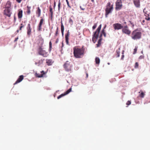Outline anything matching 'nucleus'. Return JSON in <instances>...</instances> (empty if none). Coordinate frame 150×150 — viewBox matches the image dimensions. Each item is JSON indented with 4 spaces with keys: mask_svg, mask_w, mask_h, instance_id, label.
Wrapping results in <instances>:
<instances>
[{
    "mask_svg": "<svg viewBox=\"0 0 150 150\" xmlns=\"http://www.w3.org/2000/svg\"><path fill=\"white\" fill-rule=\"evenodd\" d=\"M124 57V55H122V57L121 59H122Z\"/></svg>",
    "mask_w": 150,
    "mask_h": 150,
    "instance_id": "nucleus-46",
    "label": "nucleus"
},
{
    "mask_svg": "<svg viewBox=\"0 0 150 150\" xmlns=\"http://www.w3.org/2000/svg\"><path fill=\"white\" fill-rule=\"evenodd\" d=\"M97 26V25L96 24H95L93 27V29H94Z\"/></svg>",
    "mask_w": 150,
    "mask_h": 150,
    "instance_id": "nucleus-34",
    "label": "nucleus"
},
{
    "mask_svg": "<svg viewBox=\"0 0 150 150\" xmlns=\"http://www.w3.org/2000/svg\"><path fill=\"white\" fill-rule=\"evenodd\" d=\"M122 6V2L121 0H117L116 2V9L119 10L120 9Z\"/></svg>",
    "mask_w": 150,
    "mask_h": 150,
    "instance_id": "nucleus-6",
    "label": "nucleus"
},
{
    "mask_svg": "<svg viewBox=\"0 0 150 150\" xmlns=\"http://www.w3.org/2000/svg\"><path fill=\"white\" fill-rule=\"evenodd\" d=\"M69 33L68 32L67 34H66L65 35V39L66 43L67 44H68V39H69Z\"/></svg>",
    "mask_w": 150,
    "mask_h": 150,
    "instance_id": "nucleus-19",
    "label": "nucleus"
},
{
    "mask_svg": "<svg viewBox=\"0 0 150 150\" xmlns=\"http://www.w3.org/2000/svg\"><path fill=\"white\" fill-rule=\"evenodd\" d=\"M149 48H150V45H149Z\"/></svg>",
    "mask_w": 150,
    "mask_h": 150,
    "instance_id": "nucleus-53",
    "label": "nucleus"
},
{
    "mask_svg": "<svg viewBox=\"0 0 150 150\" xmlns=\"http://www.w3.org/2000/svg\"><path fill=\"white\" fill-rule=\"evenodd\" d=\"M36 13L38 15V17H39L41 15V9L39 7L37 8V10L36 11Z\"/></svg>",
    "mask_w": 150,
    "mask_h": 150,
    "instance_id": "nucleus-15",
    "label": "nucleus"
},
{
    "mask_svg": "<svg viewBox=\"0 0 150 150\" xmlns=\"http://www.w3.org/2000/svg\"><path fill=\"white\" fill-rule=\"evenodd\" d=\"M95 61L96 64H99L100 63V59L98 57H96L95 59Z\"/></svg>",
    "mask_w": 150,
    "mask_h": 150,
    "instance_id": "nucleus-24",
    "label": "nucleus"
},
{
    "mask_svg": "<svg viewBox=\"0 0 150 150\" xmlns=\"http://www.w3.org/2000/svg\"><path fill=\"white\" fill-rule=\"evenodd\" d=\"M53 62L51 59H47L46 60V63H47V64L48 65H51L52 64Z\"/></svg>",
    "mask_w": 150,
    "mask_h": 150,
    "instance_id": "nucleus-17",
    "label": "nucleus"
},
{
    "mask_svg": "<svg viewBox=\"0 0 150 150\" xmlns=\"http://www.w3.org/2000/svg\"><path fill=\"white\" fill-rule=\"evenodd\" d=\"M69 22L70 23H71L72 24L73 23V21L71 19H70L69 20Z\"/></svg>",
    "mask_w": 150,
    "mask_h": 150,
    "instance_id": "nucleus-36",
    "label": "nucleus"
},
{
    "mask_svg": "<svg viewBox=\"0 0 150 150\" xmlns=\"http://www.w3.org/2000/svg\"><path fill=\"white\" fill-rule=\"evenodd\" d=\"M139 93H140V94L139 95V96L141 98H144V94L143 92L142 91H140L139 92Z\"/></svg>",
    "mask_w": 150,
    "mask_h": 150,
    "instance_id": "nucleus-22",
    "label": "nucleus"
},
{
    "mask_svg": "<svg viewBox=\"0 0 150 150\" xmlns=\"http://www.w3.org/2000/svg\"><path fill=\"white\" fill-rule=\"evenodd\" d=\"M42 74L40 75H39L38 74H36V76L38 77H42L43 76V75L45 74L43 71H42L41 72Z\"/></svg>",
    "mask_w": 150,
    "mask_h": 150,
    "instance_id": "nucleus-18",
    "label": "nucleus"
},
{
    "mask_svg": "<svg viewBox=\"0 0 150 150\" xmlns=\"http://www.w3.org/2000/svg\"><path fill=\"white\" fill-rule=\"evenodd\" d=\"M64 26L63 24L62 23V22L61 23V30L62 35H63L64 34Z\"/></svg>",
    "mask_w": 150,
    "mask_h": 150,
    "instance_id": "nucleus-21",
    "label": "nucleus"
},
{
    "mask_svg": "<svg viewBox=\"0 0 150 150\" xmlns=\"http://www.w3.org/2000/svg\"><path fill=\"white\" fill-rule=\"evenodd\" d=\"M64 68L65 70L67 71H71V65L68 61H67L64 65Z\"/></svg>",
    "mask_w": 150,
    "mask_h": 150,
    "instance_id": "nucleus-5",
    "label": "nucleus"
},
{
    "mask_svg": "<svg viewBox=\"0 0 150 150\" xmlns=\"http://www.w3.org/2000/svg\"><path fill=\"white\" fill-rule=\"evenodd\" d=\"M58 28H57V30L56 32V34H58Z\"/></svg>",
    "mask_w": 150,
    "mask_h": 150,
    "instance_id": "nucleus-39",
    "label": "nucleus"
},
{
    "mask_svg": "<svg viewBox=\"0 0 150 150\" xmlns=\"http://www.w3.org/2000/svg\"><path fill=\"white\" fill-rule=\"evenodd\" d=\"M50 47L51 48L52 47V43L51 42H50Z\"/></svg>",
    "mask_w": 150,
    "mask_h": 150,
    "instance_id": "nucleus-37",
    "label": "nucleus"
},
{
    "mask_svg": "<svg viewBox=\"0 0 150 150\" xmlns=\"http://www.w3.org/2000/svg\"><path fill=\"white\" fill-rule=\"evenodd\" d=\"M66 0V1L67 3V6H68L70 8H71V6H70L69 4V3L68 2V0Z\"/></svg>",
    "mask_w": 150,
    "mask_h": 150,
    "instance_id": "nucleus-31",
    "label": "nucleus"
},
{
    "mask_svg": "<svg viewBox=\"0 0 150 150\" xmlns=\"http://www.w3.org/2000/svg\"><path fill=\"white\" fill-rule=\"evenodd\" d=\"M122 31L123 33L129 35L131 33V31L129 29L127 26H125L122 28Z\"/></svg>",
    "mask_w": 150,
    "mask_h": 150,
    "instance_id": "nucleus-7",
    "label": "nucleus"
},
{
    "mask_svg": "<svg viewBox=\"0 0 150 150\" xmlns=\"http://www.w3.org/2000/svg\"><path fill=\"white\" fill-rule=\"evenodd\" d=\"M43 21L44 20L43 18L40 20L38 28V30H40L42 29L41 26L43 23Z\"/></svg>",
    "mask_w": 150,
    "mask_h": 150,
    "instance_id": "nucleus-14",
    "label": "nucleus"
},
{
    "mask_svg": "<svg viewBox=\"0 0 150 150\" xmlns=\"http://www.w3.org/2000/svg\"><path fill=\"white\" fill-rule=\"evenodd\" d=\"M145 10V8H144V10H143V12H144V10Z\"/></svg>",
    "mask_w": 150,
    "mask_h": 150,
    "instance_id": "nucleus-50",
    "label": "nucleus"
},
{
    "mask_svg": "<svg viewBox=\"0 0 150 150\" xmlns=\"http://www.w3.org/2000/svg\"><path fill=\"white\" fill-rule=\"evenodd\" d=\"M39 53L44 57H47L48 55V54L45 50L41 48H40L39 51Z\"/></svg>",
    "mask_w": 150,
    "mask_h": 150,
    "instance_id": "nucleus-8",
    "label": "nucleus"
},
{
    "mask_svg": "<svg viewBox=\"0 0 150 150\" xmlns=\"http://www.w3.org/2000/svg\"><path fill=\"white\" fill-rule=\"evenodd\" d=\"M146 19L147 20H149L150 19V18L149 17H148V18H146Z\"/></svg>",
    "mask_w": 150,
    "mask_h": 150,
    "instance_id": "nucleus-43",
    "label": "nucleus"
},
{
    "mask_svg": "<svg viewBox=\"0 0 150 150\" xmlns=\"http://www.w3.org/2000/svg\"><path fill=\"white\" fill-rule=\"evenodd\" d=\"M137 47H135V48L134 49V52H133V54H134L136 53L137 50Z\"/></svg>",
    "mask_w": 150,
    "mask_h": 150,
    "instance_id": "nucleus-28",
    "label": "nucleus"
},
{
    "mask_svg": "<svg viewBox=\"0 0 150 150\" xmlns=\"http://www.w3.org/2000/svg\"><path fill=\"white\" fill-rule=\"evenodd\" d=\"M18 39V38H16L15 40H14L15 42Z\"/></svg>",
    "mask_w": 150,
    "mask_h": 150,
    "instance_id": "nucleus-44",
    "label": "nucleus"
},
{
    "mask_svg": "<svg viewBox=\"0 0 150 150\" xmlns=\"http://www.w3.org/2000/svg\"><path fill=\"white\" fill-rule=\"evenodd\" d=\"M106 25H105V26L104 27V29H105L106 28Z\"/></svg>",
    "mask_w": 150,
    "mask_h": 150,
    "instance_id": "nucleus-47",
    "label": "nucleus"
},
{
    "mask_svg": "<svg viewBox=\"0 0 150 150\" xmlns=\"http://www.w3.org/2000/svg\"><path fill=\"white\" fill-rule=\"evenodd\" d=\"M138 64L137 62H136L135 64V67L136 68L138 67Z\"/></svg>",
    "mask_w": 150,
    "mask_h": 150,
    "instance_id": "nucleus-33",
    "label": "nucleus"
},
{
    "mask_svg": "<svg viewBox=\"0 0 150 150\" xmlns=\"http://www.w3.org/2000/svg\"><path fill=\"white\" fill-rule=\"evenodd\" d=\"M56 3L55 2H54V8H55V6H56Z\"/></svg>",
    "mask_w": 150,
    "mask_h": 150,
    "instance_id": "nucleus-38",
    "label": "nucleus"
},
{
    "mask_svg": "<svg viewBox=\"0 0 150 150\" xmlns=\"http://www.w3.org/2000/svg\"><path fill=\"white\" fill-rule=\"evenodd\" d=\"M65 95L64 94H62L61 95H59V96H58V97H57V99H59L60 98H61L62 97V96H65Z\"/></svg>",
    "mask_w": 150,
    "mask_h": 150,
    "instance_id": "nucleus-29",
    "label": "nucleus"
},
{
    "mask_svg": "<svg viewBox=\"0 0 150 150\" xmlns=\"http://www.w3.org/2000/svg\"><path fill=\"white\" fill-rule=\"evenodd\" d=\"M80 8L82 10H84V8H82L81 6H80Z\"/></svg>",
    "mask_w": 150,
    "mask_h": 150,
    "instance_id": "nucleus-42",
    "label": "nucleus"
},
{
    "mask_svg": "<svg viewBox=\"0 0 150 150\" xmlns=\"http://www.w3.org/2000/svg\"><path fill=\"white\" fill-rule=\"evenodd\" d=\"M117 57H118L120 56V52H117Z\"/></svg>",
    "mask_w": 150,
    "mask_h": 150,
    "instance_id": "nucleus-35",
    "label": "nucleus"
},
{
    "mask_svg": "<svg viewBox=\"0 0 150 150\" xmlns=\"http://www.w3.org/2000/svg\"><path fill=\"white\" fill-rule=\"evenodd\" d=\"M17 0V1L19 3H20L21 1V0Z\"/></svg>",
    "mask_w": 150,
    "mask_h": 150,
    "instance_id": "nucleus-40",
    "label": "nucleus"
},
{
    "mask_svg": "<svg viewBox=\"0 0 150 150\" xmlns=\"http://www.w3.org/2000/svg\"><path fill=\"white\" fill-rule=\"evenodd\" d=\"M134 3L135 6L137 8H139L140 6V1L139 0L134 1Z\"/></svg>",
    "mask_w": 150,
    "mask_h": 150,
    "instance_id": "nucleus-11",
    "label": "nucleus"
},
{
    "mask_svg": "<svg viewBox=\"0 0 150 150\" xmlns=\"http://www.w3.org/2000/svg\"><path fill=\"white\" fill-rule=\"evenodd\" d=\"M142 33L141 32L137 31L135 30L133 31L131 34V38L134 40L140 39L141 37Z\"/></svg>",
    "mask_w": 150,
    "mask_h": 150,
    "instance_id": "nucleus-2",
    "label": "nucleus"
},
{
    "mask_svg": "<svg viewBox=\"0 0 150 150\" xmlns=\"http://www.w3.org/2000/svg\"><path fill=\"white\" fill-rule=\"evenodd\" d=\"M22 13L23 11L21 9H20L19 10L18 12V17L19 18H21L22 16Z\"/></svg>",
    "mask_w": 150,
    "mask_h": 150,
    "instance_id": "nucleus-16",
    "label": "nucleus"
},
{
    "mask_svg": "<svg viewBox=\"0 0 150 150\" xmlns=\"http://www.w3.org/2000/svg\"><path fill=\"white\" fill-rule=\"evenodd\" d=\"M131 104V102L130 101H128L126 103V105H129Z\"/></svg>",
    "mask_w": 150,
    "mask_h": 150,
    "instance_id": "nucleus-32",
    "label": "nucleus"
},
{
    "mask_svg": "<svg viewBox=\"0 0 150 150\" xmlns=\"http://www.w3.org/2000/svg\"><path fill=\"white\" fill-rule=\"evenodd\" d=\"M101 27V24H100L98 27L96 31L94 33V34L92 38V41L95 43L96 39L98 38L99 33L100 32Z\"/></svg>",
    "mask_w": 150,
    "mask_h": 150,
    "instance_id": "nucleus-4",
    "label": "nucleus"
},
{
    "mask_svg": "<svg viewBox=\"0 0 150 150\" xmlns=\"http://www.w3.org/2000/svg\"><path fill=\"white\" fill-rule=\"evenodd\" d=\"M17 32H18V30H17Z\"/></svg>",
    "mask_w": 150,
    "mask_h": 150,
    "instance_id": "nucleus-54",
    "label": "nucleus"
},
{
    "mask_svg": "<svg viewBox=\"0 0 150 150\" xmlns=\"http://www.w3.org/2000/svg\"><path fill=\"white\" fill-rule=\"evenodd\" d=\"M11 6V3L9 1H8L6 5V8H10Z\"/></svg>",
    "mask_w": 150,
    "mask_h": 150,
    "instance_id": "nucleus-20",
    "label": "nucleus"
},
{
    "mask_svg": "<svg viewBox=\"0 0 150 150\" xmlns=\"http://www.w3.org/2000/svg\"><path fill=\"white\" fill-rule=\"evenodd\" d=\"M108 65L110 64V63H108Z\"/></svg>",
    "mask_w": 150,
    "mask_h": 150,
    "instance_id": "nucleus-52",
    "label": "nucleus"
},
{
    "mask_svg": "<svg viewBox=\"0 0 150 150\" xmlns=\"http://www.w3.org/2000/svg\"><path fill=\"white\" fill-rule=\"evenodd\" d=\"M27 13H28V14H30V9L31 8V7L28 6L27 7Z\"/></svg>",
    "mask_w": 150,
    "mask_h": 150,
    "instance_id": "nucleus-23",
    "label": "nucleus"
},
{
    "mask_svg": "<svg viewBox=\"0 0 150 150\" xmlns=\"http://www.w3.org/2000/svg\"><path fill=\"white\" fill-rule=\"evenodd\" d=\"M71 88L68 89L66 92L65 95H67L71 91Z\"/></svg>",
    "mask_w": 150,
    "mask_h": 150,
    "instance_id": "nucleus-25",
    "label": "nucleus"
},
{
    "mask_svg": "<svg viewBox=\"0 0 150 150\" xmlns=\"http://www.w3.org/2000/svg\"><path fill=\"white\" fill-rule=\"evenodd\" d=\"M27 34L28 35H30L31 34V28L30 25V24H28V26L27 27Z\"/></svg>",
    "mask_w": 150,
    "mask_h": 150,
    "instance_id": "nucleus-12",
    "label": "nucleus"
},
{
    "mask_svg": "<svg viewBox=\"0 0 150 150\" xmlns=\"http://www.w3.org/2000/svg\"><path fill=\"white\" fill-rule=\"evenodd\" d=\"M113 9V5H111L110 2L108 3L105 10V17H107L108 15L110 13H111Z\"/></svg>",
    "mask_w": 150,
    "mask_h": 150,
    "instance_id": "nucleus-3",
    "label": "nucleus"
},
{
    "mask_svg": "<svg viewBox=\"0 0 150 150\" xmlns=\"http://www.w3.org/2000/svg\"><path fill=\"white\" fill-rule=\"evenodd\" d=\"M74 54L76 58H80L83 55V50L77 48L74 49Z\"/></svg>",
    "mask_w": 150,
    "mask_h": 150,
    "instance_id": "nucleus-1",
    "label": "nucleus"
},
{
    "mask_svg": "<svg viewBox=\"0 0 150 150\" xmlns=\"http://www.w3.org/2000/svg\"><path fill=\"white\" fill-rule=\"evenodd\" d=\"M53 9L52 8L50 7V12L51 13V16H52L53 14Z\"/></svg>",
    "mask_w": 150,
    "mask_h": 150,
    "instance_id": "nucleus-27",
    "label": "nucleus"
},
{
    "mask_svg": "<svg viewBox=\"0 0 150 150\" xmlns=\"http://www.w3.org/2000/svg\"><path fill=\"white\" fill-rule=\"evenodd\" d=\"M91 1H92V2H93V1H94V0H91Z\"/></svg>",
    "mask_w": 150,
    "mask_h": 150,
    "instance_id": "nucleus-51",
    "label": "nucleus"
},
{
    "mask_svg": "<svg viewBox=\"0 0 150 150\" xmlns=\"http://www.w3.org/2000/svg\"><path fill=\"white\" fill-rule=\"evenodd\" d=\"M143 57V56H140L139 57L140 59H142Z\"/></svg>",
    "mask_w": 150,
    "mask_h": 150,
    "instance_id": "nucleus-45",
    "label": "nucleus"
},
{
    "mask_svg": "<svg viewBox=\"0 0 150 150\" xmlns=\"http://www.w3.org/2000/svg\"><path fill=\"white\" fill-rule=\"evenodd\" d=\"M4 13L5 14L9 17H10L11 14V8H6L4 11Z\"/></svg>",
    "mask_w": 150,
    "mask_h": 150,
    "instance_id": "nucleus-10",
    "label": "nucleus"
},
{
    "mask_svg": "<svg viewBox=\"0 0 150 150\" xmlns=\"http://www.w3.org/2000/svg\"><path fill=\"white\" fill-rule=\"evenodd\" d=\"M21 25H22V26H21L20 27V30H21V28L23 27V26L22 25V24H21Z\"/></svg>",
    "mask_w": 150,
    "mask_h": 150,
    "instance_id": "nucleus-41",
    "label": "nucleus"
},
{
    "mask_svg": "<svg viewBox=\"0 0 150 150\" xmlns=\"http://www.w3.org/2000/svg\"><path fill=\"white\" fill-rule=\"evenodd\" d=\"M88 75L87 74H86V77H88Z\"/></svg>",
    "mask_w": 150,
    "mask_h": 150,
    "instance_id": "nucleus-48",
    "label": "nucleus"
},
{
    "mask_svg": "<svg viewBox=\"0 0 150 150\" xmlns=\"http://www.w3.org/2000/svg\"><path fill=\"white\" fill-rule=\"evenodd\" d=\"M113 26L115 30H119L123 28V25L121 24L117 23L114 24Z\"/></svg>",
    "mask_w": 150,
    "mask_h": 150,
    "instance_id": "nucleus-9",
    "label": "nucleus"
},
{
    "mask_svg": "<svg viewBox=\"0 0 150 150\" xmlns=\"http://www.w3.org/2000/svg\"><path fill=\"white\" fill-rule=\"evenodd\" d=\"M23 75H21L20 76L19 78L16 81V82L14 83V84H16L21 82L23 79Z\"/></svg>",
    "mask_w": 150,
    "mask_h": 150,
    "instance_id": "nucleus-13",
    "label": "nucleus"
},
{
    "mask_svg": "<svg viewBox=\"0 0 150 150\" xmlns=\"http://www.w3.org/2000/svg\"><path fill=\"white\" fill-rule=\"evenodd\" d=\"M102 33L103 34L105 37H106V33L104 31V30L103 29L102 30Z\"/></svg>",
    "mask_w": 150,
    "mask_h": 150,
    "instance_id": "nucleus-30",
    "label": "nucleus"
},
{
    "mask_svg": "<svg viewBox=\"0 0 150 150\" xmlns=\"http://www.w3.org/2000/svg\"><path fill=\"white\" fill-rule=\"evenodd\" d=\"M60 5H61V3L60 2V1L59 0V3L58 4V10L59 11L60 8Z\"/></svg>",
    "mask_w": 150,
    "mask_h": 150,
    "instance_id": "nucleus-26",
    "label": "nucleus"
},
{
    "mask_svg": "<svg viewBox=\"0 0 150 150\" xmlns=\"http://www.w3.org/2000/svg\"><path fill=\"white\" fill-rule=\"evenodd\" d=\"M141 53H142V54H143V51H141Z\"/></svg>",
    "mask_w": 150,
    "mask_h": 150,
    "instance_id": "nucleus-49",
    "label": "nucleus"
}]
</instances>
